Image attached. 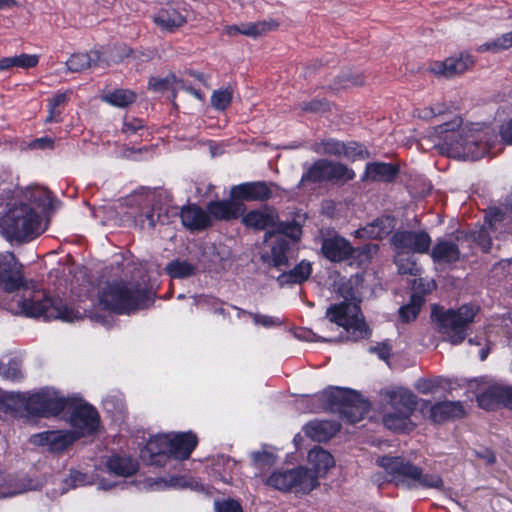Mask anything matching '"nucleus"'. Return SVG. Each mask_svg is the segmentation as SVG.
<instances>
[{
	"instance_id": "ddd939ff",
	"label": "nucleus",
	"mask_w": 512,
	"mask_h": 512,
	"mask_svg": "<svg viewBox=\"0 0 512 512\" xmlns=\"http://www.w3.org/2000/svg\"><path fill=\"white\" fill-rule=\"evenodd\" d=\"M73 404L67 407L70 424L77 430L76 435H91L97 431L100 417L97 410L81 398L72 397Z\"/></svg>"
},
{
	"instance_id": "13d9d810",
	"label": "nucleus",
	"mask_w": 512,
	"mask_h": 512,
	"mask_svg": "<svg viewBox=\"0 0 512 512\" xmlns=\"http://www.w3.org/2000/svg\"><path fill=\"white\" fill-rule=\"evenodd\" d=\"M392 347L387 342L378 343L369 348V352L375 353L382 360H388L391 356Z\"/></svg>"
},
{
	"instance_id": "4468645a",
	"label": "nucleus",
	"mask_w": 512,
	"mask_h": 512,
	"mask_svg": "<svg viewBox=\"0 0 512 512\" xmlns=\"http://www.w3.org/2000/svg\"><path fill=\"white\" fill-rule=\"evenodd\" d=\"M456 123H444L437 127V133L443 134V146L448 153L465 154L472 152V146L477 145V138L472 133H464V130H456Z\"/></svg>"
},
{
	"instance_id": "864d4df0",
	"label": "nucleus",
	"mask_w": 512,
	"mask_h": 512,
	"mask_svg": "<svg viewBox=\"0 0 512 512\" xmlns=\"http://www.w3.org/2000/svg\"><path fill=\"white\" fill-rule=\"evenodd\" d=\"M214 505L216 512H243L240 503L233 499L216 501Z\"/></svg>"
},
{
	"instance_id": "a18cd8bd",
	"label": "nucleus",
	"mask_w": 512,
	"mask_h": 512,
	"mask_svg": "<svg viewBox=\"0 0 512 512\" xmlns=\"http://www.w3.org/2000/svg\"><path fill=\"white\" fill-rule=\"evenodd\" d=\"M0 376L10 381H19L23 378L20 364L16 360H10L7 364L0 362Z\"/></svg>"
},
{
	"instance_id": "c756f323",
	"label": "nucleus",
	"mask_w": 512,
	"mask_h": 512,
	"mask_svg": "<svg viewBox=\"0 0 512 512\" xmlns=\"http://www.w3.org/2000/svg\"><path fill=\"white\" fill-rule=\"evenodd\" d=\"M339 429L340 425L337 422L318 421L309 423L305 428V433L313 440L323 442L333 437Z\"/></svg>"
},
{
	"instance_id": "cd10ccee",
	"label": "nucleus",
	"mask_w": 512,
	"mask_h": 512,
	"mask_svg": "<svg viewBox=\"0 0 512 512\" xmlns=\"http://www.w3.org/2000/svg\"><path fill=\"white\" fill-rule=\"evenodd\" d=\"M431 257L437 263H454L460 259L459 244L450 240L440 239L431 250Z\"/></svg>"
},
{
	"instance_id": "39448f33",
	"label": "nucleus",
	"mask_w": 512,
	"mask_h": 512,
	"mask_svg": "<svg viewBox=\"0 0 512 512\" xmlns=\"http://www.w3.org/2000/svg\"><path fill=\"white\" fill-rule=\"evenodd\" d=\"M41 218L25 203L9 205L0 217V233L7 240L26 241L40 234Z\"/></svg>"
},
{
	"instance_id": "f704fd0d",
	"label": "nucleus",
	"mask_w": 512,
	"mask_h": 512,
	"mask_svg": "<svg viewBox=\"0 0 512 512\" xmlns=\"http://www.w3.org/2000/svg\"><path fill=\"white\" fill-rule=\"evenodd\" d=\"M310 149L319 155L335 156L339 158L342 157V151H344L343 142L333 138L315 142L311 145Z\"/></svg>"
},
{
	"instance_id": "f3484780",
	"label": "nucleus",
	"mask_w": 512,
	"mask_h": 512,
	"mask_svg": "<svg viewBox=\"0 0 512 512\" xmlns=\"http://www.w3.org/2000/svg\"><path fill=\"white\" fill-rule=\"evenodd\" d=\"M272 187H276V184L265 181L246 182L233 186L230 196L245 201H267L272 197Z\"/></svg>"
},
{
	"instance_id": "338daca9",
	"label": "nucleus",
	"mask_w": 512,
	"mask_h": 512,
	"mask_svg": "<svg viewBox=\"0 0 512 512\" xmlns=\"http://www.w3.org/2000/svg\"><path fill=\"white\" fill-rule=\"evenodd\" d=\"M179 89H182L184 90L185 92L191 94L192 96H194L196 99L200 100V101H203L204 100V96H203V93L200 91V90H197L195 89L194 87H192L191 85H187L185 84L183 81H180L178 83V86H177Z\"/></svg>"
},
{
	"instance_id": "f257e3e1",
	"label": "nucleus",
	"mask_w": 512,
	"mask_h": 512,
	"mask_svg": "<svg viewBox=\"0 0 512 512\" xmlns=\"http://www.w3.org/2000/svg\"><path fill=\"white\" fill-rule=\"evenodd\" d=\"M0 288L8 293L20 292L15 295V307L10 310L26 317H44L47 320L61 319L73 322L78 319V312L69 307L61 299H53L44 290L36 289L33 282H27L23 274V266L12 252L0 253Z\"/></svg>"
},
{
	"instance_id": "dca6fc26",
	"label": "nucleus",
	"mask_w": 512,
	"mask_h": 512,
	"mask_svg": "<svg viewBox=\"0 0 512 512\" xmlns=\"http://www.w3.org/2000/svg\"><path fill=\"white\" fill-rule=\"evenodd\" d=\"M79 435L72 431L48 430L33 434L30 437L31 443L39 446H47L51 452H63L72 445Z\"/></svg>"
},
{
	"instance_id": "de8ad7c7",
	"label": "nucleus",
	"mask_w": 512,
	"mask_h": 512,
	"mask_svg": "<svg viewBox=\"0 0 512 512\" xmlns=\"http://www.w3.org/2000/svg\"><path fill=\"white\" fill-rule=\"evenodd\" d=\"M232 101L230 89L214 91L211 96V104L217 110H225Z\"/></svg>"
},
{
	"instance_id": "f8f14e48",
	"label": "nucleus",
	"mask_w": 512,
	"mask_h": 512,
	"mask_svg": "<svg viewBox=\"0 0 512 512\" xmlns=\"http://www.w3.org/2000/svg\"><path fill=\"white\" fill-rule=\"evenodd\" d=\"M71 404H73V398L64 397L53 389L44 388L29 396L26 401V409L32 414L50 417L66 411Z\"/></svg>"
},
{
	"instance_id": "6e6d98bb",
	"label": "nucleus",
	"mask_w": 512,
	"mask_h": 512,
	"mask_svg": "<svg viewBox=\"0 0 512 512\" xmlns=\"http://www.w3.org/2000/svg\"><path fill=\"white\" fill-rule=\"evenodd\" d=\"M340 78V85L343 88L351 86H359L364 83L363 76L360 74H353L351 72L344 73Z\"/></svg>"
},
{
	"instance_id": "423d86ee",
	"label": "nucleus",
	"mask_w": 512,
	"mask_h": 512,
	"mask_svg": "<svg viewBox=\"0 0 512 512\" xmlns=\"http://www.w3.org/2000/svg\"><path fill=\"white\" fill-rule=\"evenodd\" d=\"M479 311V308L472 304H464L457 310L432 311V318L436 322L437 331L442 335L443 340L458 345L464 341L469 333L470 325Z\"/></svg>"
},
{
	"instance_id": "20e7f679",
	"label": "nucleus",
	"mask_w": 512,
	"mask_h": 512,
	"mask_svg": "<svg viewBox=\"0 0 512 512\" xmlns=\"http://www.w3.org/2000/svg\"><path fill=\"white\" fill-rule=\"evenodd\" d=\"M340 293L344 301L329 306L326 310V318L343 327L352 341L365 338L368 335V327L361 313L360 301L356 300L352 286H341Z\"/></svg>"
},
{
	"instance_id": "a878e982",
	"label": "nucleus",
	"mask_w": 512,
	"mask_h": 512,
	"mask_svg": "<svg viewBox=\"0 0 512 512\" xmlns=\"http://www.w3.org/2000/svg\"><path fill=\"white\" fill-rule=\"evenodd\" d=\"M464 409L459 401H443L434 404L430 409V418L435 423H442L450 419L461 418Z\"/></svg>"
},
{
	"instance_id": "4d7b16f0",
	"label": "nucleus",
	"mask_w": 512,
	"mask_h": 512,
	"mask_svg": "<svg viewBox=\"0 0 512 512\" xmlns=\"http://www.w3.org/2000/svg\"><path fill=\"white\" fill-rule=\"evenodd\" d=\"M328 106L324 100L313 99L309 102H303L300 104V108L304 112H320L326 109Z\"/></svg>"
},
{
	"instance_id": "2eb2a0df",
	"label": "nucleus",
	"mask_w": 512,
	"mask_h": 512,
	"mask_svg": "<svg viewBox=\"0 0 512 512\" xmlns=\"http://www.w3.org/2000/svg\"><path fill=\"white\" fill-rule=\"evenodd\" d=\"M395 248L412 253H427L431 246V237L425 231H397L391 238Z\"/></svg>"
},
{
	"instance_id": "412c9836",
	"label": "nucleus",
	"mask_w": 512,
	"mask_h": 512,
	"mask_svg": "<svg viewBox=\"0 0 512 512\" xmlns=\"http://www.w3.org/2000/svg\"><path fill=\"white\" fill-rule=\"evenodd\" d=\"M182 224L191 231H201L212 225V219L201 207L191 204L181 209Z\"/></svg>"
},
{
	"instance_id": "bf43d9fd",
	"label": "nucleus",
	"mask_w": 512,
	"mask_h": 512,
	"mask_svg": "<svg viewBox=\"0 0 512 512\" xmlns=\"http://www.w3.org/2000/svg\"><path fill=\"white\" fill-rule=\"evenodd\" d=\"M397 266L400 274L417 275L420 270L415 262L407 261V263H403V259L397 261Z\"/></svg>"
},
{
	"instance_id": "5fc2aeb1",
	"label": "nucleus",
	"mask_w": 512,
	"mask_h": 512,
	"mask_svg": "<svg viewBox=\"0 0 512 512\" xmlns=\"http://www.w3.org/2000/svg\"><path fill=\"white\" fill-rule=\"evenodd\" d=\"M252 319L256 325L266 328L282 325V321L279 318L268 315L254 313Z\"/></svg>"
},
{
	"instance_id": "72a5a7b5",
	"label": "nucleus",
	"mask_w": 512,
	"mask_h": 512,
	"mask_svg": "<svg viewBox=\"0 0 512 512\" xmlns=\"http://www.w3.org/2000/svg\"><path fill=\"white\" fill-rule=\"evenodd\" d=\"M108 470L122 477H128L136 473L138 464L130 457L114 455L107 461Z\"/></svg>"
},
{
	"instance_id": "b1692460",
	"label": "nucleus",
	"mask_w": 512,
	"mask_h": 512,
	"mask_svg": "<svg viewBox=\"0 0 512 512\" xmlns=\"http://www.w3.org/2000/svg\"><path fill=\"white\" fill-rule=\"evenodd\" d=\"M399 173V167L392 163L371 162L367 163L362 181L392 182Z\"/></svg>"
},
{
	"instance_id": "a211bd4d",
	"label": "nucleus",
	"mask_w": 512,
	"mask_h": 512,
	"mask_svg": "<svg viewBox=\"0 0 512 512\" xmlns=\"http://www.w3.org/2000/svg\"><path fill=\"white\" fill-rule=\"evenodd\" d=\"M474 61L468 54H460L458 57H449L443 62L433 63L429 70L436 75L452 78L462 74L473 66Z\"/></svg>"
},
{
	"instance_id": "09e8293b",
	"label": "nucleus",
	"mask_w": 512,
	"mask_h": 512,
	"mask_svg": "<svg viewBox=\"0 0 512 512\" xmlns=\"http://www.w3.org/2000/svg\"><path fill=\"white\" fill-rule=\"evenodd\" d=\"M342 157L355 160L357 158H364L368 156L366 149L356 142H343Z\"/></svg>"
},
{
	"instance_id": "1a4fd4ad",
	"label": "nucleus",
	"mask_w": 512,
	"mask_h": 512,
	"mask_svg": "<svg viewBox=\"0 0 512 512\" xmlns=\"http://www.w3.org/2000/svg\"><path fill=\"white\" fill-rule=\"evenodd\" d=\"M322 396L329 408L338 411L349 423L359 422L369 412V403L356 391L332 388L324 391Z\"/></svg>"
},
{
	"instance_id": "c85d7f7f",
	"label": "nucleus",
	"mask_w": 512,
	"mask_h": 512,
	"mask_svg": "<svg viewBox=\"0 0 512 512\" xmlns=\"http://www.w3.org/2000/svg\"><path fill=\"white\" fill-rule=\"evenodd\" d=\"M154 22L162 30L172 32L186 23V17L175 8L167 7L155 15Z\"/></svg>"
},
{
	"instance_id": "680f3d73",
	"label": "nucleus",
	"mask_w": 512,
	"mask_h": 512,
	"mask_svg": "<svg viewBox=\"0 0 512 512\" xmlns=\"http://www.w3.org/2000/svg\"><path fill=\"white\" fill-rule=\"evenodd\" d=\"M501 405L512 409V387L499 386Z\"/></svg>"
},
{
	"instance_id": "2f4dec72",
	"label": "nucleus",
	"mask_w": 512,
	"mask_h": 512,
	"mask_svg": "<svg viewBox=\"0 0 512 512\" xmlns=\"http://www.w3.org/2000/svg\"><path fill=\"white\" fill-rule=\"evenodd\" d=\"M312 273V264L309 261L302 260L293 269L282 273L278 277V282L284 284H301L308 280Z\"/></svg>"
},
{
	"instance_id": "49530a36",
	"label": "nucleus",
	"mask_w": 512,
	"mask_h": 512,
	"mask_svg": "<svg viewBox=\"0 0 512 512\" xmlns=\"http://www.w3.org/2000/svg\"><path fill=\"white\" fill-rule=\"evenodd\" d=\"M277 232L280 234L278 237H288L293 241H298L302 235V227L296 222L280 223Z\"/></svg>"
},
{
	"instance_id": "9d476101",
	"label": "nucleus",
	"mask_w": 512,
	"mask_h": 512,
	"mask_svg": "<svg viewBox=\"0 0 512 512\" xmlns=\"http://www.w3.org/2000/svg\"><path fill=\"white\" fill-rule=\"evenodd\" d=\"M266 484L281 492L308 494L319 485V482L317 476L310 469L298 467L274 471L267 478Z\"/></svg>"
},
{
	"instance_id": "6e6552de",
	"label": "nucleus",
	"mask_w": 512,
	"mask_h": 512,
	"mask_svg": "<svg viewBox=\"0 0 512 512\" xmlns=\"http://www.w3.org/2000/svg\"><path fill=\"white\" fill-rule=\"evenodd\" d=\"M390 408L383 416L385 427L395 432H409L415 425L411 415L417 406L416 396L406 389L392 391L389 394Z\"/></svg>"
},
{
	"instance_id": "7c9ffc66",
	"label": "nucleus",
	"mask_w": 512,
	"mask_h": 512,
	"mask_svg": "<svg viewBox=\"0 0 512 512\" xmlns=\"http://www.w3.org/2000/svg\"><path fill=\"white\" fill-rule=\"evenodd\" d=\"M30 489V483L11 474L0 473V498L13 497Z\"/></svg>"
},
{
	"instance_id": "3c124183",
	"label": "nucleus",
	"mask_w": 512,
	"mask_h": 512,
	"mask_svg": "<svg viewBox=\"0 0 512 512\" xmlns=\"http://www.w3.org/2000/svg\"><path fill=\"white\" fill-rule=\"evenodd\" d=\"M145 130L143 121L140 119H125L123 123L122 131L128 137L139 135L142 136V132Z\"/></svg>"
},
{
	"instance_id": "e2e57ef3",
	"label": "nucleus",
	"mask_w": 512,
	"mask_h": 512,
	"mask_svg": "<svg viewBox=\"0 0 512 512\" xmlns=\"http://www.w3.org/2000/svg\"><path fill=\"white\" fill-rule=\"evenodd\" d=\"M85 479V474L79 471H71L68 478L66 479V483L72 487H77L80 485H84Z\"/></svg>"
},
{
	"instance_id": "4c0bfd02",
	"label": "nucleus",
	"mask_w": 512,
	"mask_h": 512,
	"mask_svg": "<svg viewBox=\"0 0 512 512\" xmlns=\"http://www.w3.org/2000/svg\"><path fill=\"white\" fill-rule=\"evenodd\" d=\"M103 99L112 106L124 108L136 100V94L128 89H116L105 95Z\"/></svg>"
},
{
	"instance_id": "6ab92c4d",
	"label": "nucleus",
	"mask_w": 512,
	"mask_h": 512,
	"mask_svg": "<svg viewBox=\"0 0 512 512\" xmlns=\"http://www.w3.org/2000/svg\"><path fill=\"white\" fill-rule=\"evenodd\" d=\"M236 200L210 201L206 206L207 214L219 221L237 219L243 213L244 205Z\"/></svg>"
},
{
	"instance_id": "9b49d317",
	"label": "nucleus",
	"mask_w": 512,
	"mask_h": 512,
	"mask_svg": "<svg viewBox=\"0 0 512 512\" xmlns=\"http://www.w3.org/2000/svg\"><path fill=\"white\" fill-rule=\"evenodd\" d=\"M306 171L302 174L300 184L331 182L344 184L353 180L355 172L347 165L328 159H318L310 165L304 166Z\"/></svg>"
},
{
	"instance_id": "4be33fe9",
	"label": "nucleus",
	"mask_w": 512,
	"mask_h": 512,
	"mask_svg": "<svg viewBox=\"0 0 512 512\" xmlns=\"http://www.w3.org/2000/svg\"><path fill=\"white\" fill-rule=\"evenodd\" d=\"M198 444L196 434L191 431L170 435L171 456L175 459H188Z\"/></svg>"
},
{
	"instance_id": "aec40b11",
	"label": "nucleus",
	"mask_w": 512,
	"mask_h": 512,
	"mask_svg": "<svg viewBox=\"0 0 512 512\" xmlns=\"http://www.w3.org/2000/svg\"><path fill=\"white\" fill-rule=\"evenodd\" d=\"M149 456L151 464L161 465L162 459L171 456L170 434H159L149 439L142 450V457Z\"/></svg>"
},
{
	"instance_id": "c03bdc74",
	"label": "nucleus",
	"mask_w": 512,
	"mask_h": 512,
	"mask_svg": "<svg viewBox=\"0 0 512 512\" xmlns=\"http://www.w3.org/2000/svg\"><path fill=\"white\" fill-rule=\"evenodd\" d=\"M29 200L43 210L53 208L51 193L46 189H34L29 194Z\"/></svg>"
},
{
	"instance_id": "79ce46f5",
	"label": "nucleus",
	"mask_w": 512,
	"mask_h": 512,
	"mask_svg": "<svg viewBox=\"0 0 512 512\" xmlns=\"http://www.w3.org/2000/svg\"><path fill=\"white\" fill-rule=\"evenodd\" d=\"M241 26L242 35L257 38L268 31L275 30L278 24L275 21H260L254 23H245Z\"/></svg>"
},
{
	"instance_id": "e433bc0d",
	"label": "nucleus",
	"mask_w": 512,
	"mask_h": 512,
	"mask_svg": "<svg viewBox=\"0 0 512 512\" xmlns=\"http://www.w3.org/2000/svg\"><path fill=\"white\" fill-rule=\"evenodd\" d=\"M165 271L172 278H186L194 275L196 267L184 260H173L165 267Z\"/></svg>"
},
{
	"instance_id": "7ed1b4c3",
	"label": "nucleus",
	"mask_w": 512,
	"mask_h": 512,
	"mask_svg": "<svg viewBox=\"0 0 512 512\" xmlns=\"http://www.w3.org/2000/svg\"><path fill=\"white\" fill-rule=\"evenodd\" d=\"M321 255L330 262H348L350 265H365L378 252L376 243H367L361 247H354L349 240L336 232L321 233Z\"/></svg>"
},
{
	"instance_id": "774afa93",
	"label": "nucleus",
	"mask_w": 512,
	"mask_h": 512,
	"mask_svg": "<svg viewBox=\"0 0 512 512\" xmlns=\"http://www.w3.org/2000/svg\"><path fill=\"white\" fill-rule=\"evenodd\" d=\"M32 146L34 148H39V149H45V148L52 149L54 146V140L49 137H41V138L35 139L32 143Z\"/></svg>"
},
{
	"instance_id": "ea45409f",
	"label": "nucleus",
	"mask_w": 512,
	"mask_h": 512,
	"mask_svg": "<svg viewBox=\"0 0 512 512\" xmlns=\"http://www.w3.org/2000/svg\"><path fill=\"white\" fill-rule=\"evenodd\" d=\"M289 250V241L284 237H277L274 245L271 248V259L273 266L279 268L287 265L288 257L287 251Z\"/></svg>"
},
{
	"instance_id": "37998d69",
	"label": "nucleus",
	"mask_w": 512,
	"mask_h": 512,
	"mask_svg": "<svg viewBox=\"0 0 512 512\" xmlns=\"http://www.w3.org/2000/svg\"><path fill=\"white\" fill-rule=\"evenodd\" d=\"M510 47H512V31L505 33L490 42H486L480 45L478 51H492L497 53Z\"/></svg>"
},
{
	"instance_id": "c9c22d12",
	"label": "nucleus",
	"mask_w": 512,
	"mask_h": 512,
	"mask_svg": "<svg viewBox=\"0 0 512 512\" xmlns=\"http://www.w3.org/2000/svg\"><path fill=\"white\" fill-rule=\"evenodd\" d=\"M134 221L141 229H152L157 223H163L161 208H146L135 216Z\"/></svg>"
},
{
	"instance_id": "69168bd1",
	"label": "nucleus",
	"mask_w": 512,
	"mask_h": 512,
	"mask_svg": "<svg viewBox=\"0 0 512 512\" xmlns=\"http://www.w3.org/2000/svg\"><path fill=\"white\" fill-rule=\"evenodd\" d=\"M500 135L504 142L512 144V119L501 126Z\"/></svg>"
},
{
	"instance_id": "58836bf2",
	"label": "nucleus",
	"mask_w": 512,
	"mask_h": 512,
	"mask_svg": "<svg viewBox=\"0 0 512 512\" xmlns=\"http://www.w3.org/2000/svg\"><path fill=\"white\" fill-rule=\"evenodd\" d=\"M424 298L421 295L413 294L408 304L400 307L399 316L403 322H410L417 318Z\"/></svg>"
},
{
	"instance_id": "473e14b6",
	"label": "nucleus",
	"mask_w": 512,
	"mask_h": 512,
	"mask_svg": "<svg viewBox=\"0 0 512 512\" xmlns=\"http://www.w3.org/2000/svg\"><path fill=\"white\" fill-rule=\"evenodd\" d=\"M308 461L313 466L311 470L317 477L326 473L334 465L333 456L321 447H314L308 453Z\"/></svg>"
},
{
	"instance_id": "393cba45",
	"label": "nucleus",
	"mask_w": 512,
	"mask_h": 512,
	"mask_svg": "<svg viewBox=\"0 0 512 512\" xmlns=\"http://www.w3.org/2000/svg\"><path fill=\"white\" fill-rule=\"evenodd\" d=\"M277 220L278 214L274 209L264 208L248 212L243 217L242 222L248 227L264 230L269 227H274Z\"/></svg>"
},
{
	"instance_id": "bb28decb",
	"label": "nucleus",
	"mask_w": 512,
	"mask_h": 512,
	"mask_svg": "<svg viewBox=\"0 0 512 512\" xmlns=\"http://www.w3.org/2000/svg\"><path fill=\"white\" fill-rule=\"evenodd\" d=\"M394 228V219L390 216H384L375 219L365 227L356 231V237L383 239Z\"/></svg>"
},
{
	"instance_id": "a19ab883",
	"label": "nucleus",
	"mask_w": 512,
	"mask_h": 512,
	"mask_svg": "<svg viewBox=\"0 0 512 512\" xmlns=\"http://www.w3.org/2000/svg\"><path fill=\"white\" fill-rule=\"evenodd\" d=\"M478 405L485 410H494L501 405L499 386H491L477 396Z\"/></svg>"
},
{
	"instance_id": "f03ea898",
	"label": "nucleus",
	"mask_w": 512,
	"mask_h": 512,
	"mask_svg": "<svg viewBox=\"0 0 512 512\" xmlns=\"http://www.w3.org/2000/svg\"><path fill=\"white\" fill-rule=\"evenodd\" d=\"M153 301V293L137 282L116 280L108 282L99 291V302L103 308L120 315L146 309Z\"/></svg>"
},
{
	"instance_id": "0eeeda50",
	"label": "nucleus",
	"mask_w": 512,
	"mask_h": 512,
	"mask_svg": "<svg viewBox=\"0 0 512 512\" xmlns=\"http://www.w3.org/2000/svg\"><path fill=\"white\" fill-rule=\"evenodd\" d=\"M377 464L382 467L391 481H395L397 486L414 487L410 482H418L424 488L443 489L442 478L437 474H423L420 467L405 461L402 457L382 456L377 459Z\"/></svg>"
},
{
	"instance_id": "5701e85b",
	"label": "nucleus",
	"mask_w": 512,
	"mask_h": 512,
	"mask_svg": "<svg viewBox=\"0 0 512 512\" xmlns=\"http://www.w3.org/2000/svg\"><path fill=\"white\" fill-rule=\"evenodd\" d=\"M108 62L102 58L99 50H91L88 53H75L66 61L69 71L81 72L92 67H106Z\"/></svg>"
},
{
	"instance_id": "8fccbe9b",
	"label": "nucleus",
	"mask_w": 512,
	"mask_h": 512,
	"mask_svg": "<svg viewBox=\"0 0 512 512\" xmlns=\"http://www.w3.org/2000/svg\"><path fill=\"white\" fill-rule=\"evenodd\" d=\"M251 457L257 468L271 467L276 461V456L266 450L253 452Z\"/></svg>"
},
{
	"instance_id": "0e129e2a",
	"label": "nucleus",
	"mask_w": 512,
	"mask_h": 512,
	"mask_svg": "<svg viewBox=\"0 0 512 512\" xmlns=\"http://www.w3.org/2000/svg\"><path fill=\"white\" fill-rule=\"evenodd\" d=\"M170 80L168 78H151L149 80V87L154 91H163L168 89Z\"/></svg>"
},
{
	"instance_id": "052dcab7",
	"label": "nucleus",
	"mask_w": 512,
	"mask_h": 512,
	"mask_svg": "<svg viewBox=\"0 0 512 512\" xmlns=\"http://www.w3.org/2000/svg\"><path fill=\"white\" fill-rule=\"evenodd\" d=\"M205 304L207 305V309L212 313L220 314L224 317L227 315L225 309L222 307V301L219 299L214 297L206 298Z\"/></svg>"
},
{
	"instance_id": "603ef678",
	"label": "nucleus",
	"mask_w": 512,
	"mask_h": 512,
	"mask_svg": "<svg viewBox=\"0 0 512 512\" xmlns=\"http://www.w3.org/2000/svg\"><path fill=\"white\" fill-rule=\"evenodd\" d=\"M14 67L19 68H32L38 64V56L37 55H29V54H20L12 56Z\"/></svg>"
}]
</instances>
